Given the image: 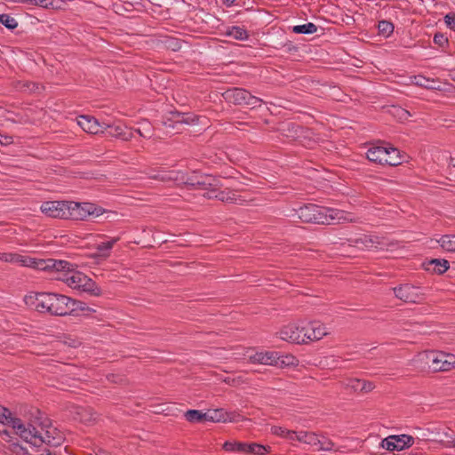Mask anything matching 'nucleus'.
Returning <instances> with one entry per match:
<instances>
[{"instance_id": "f257e3e1", "label": "nucleus", "mask_w": 455, "mask_h": 455, "mask_svg": "<svg viewBox=\"0 0 455 455\" xmlns=\"http://www.w3.org/2000/svg\"><path fill=\"white\" fill-rule=\"evenodd\" d=\"M0 425L3 427L0 428V434L9 436V432L5 427H12L20 438L34 445L44 443L52 446H58L63 440L61 434L56 428L49 426L43 429V432H39L32 425L26 426L20 419L12 417L11 411L1 405Z\"/></svg>"}, {"instance_id": "f03ea898", "label": "nucleus", "mask_w": 455, "mask_h": 455, "mask_svg": "<svg viewBox=\"0 0 455 455\" xmlns=\"http://www.w3.org/2000/svg\"><path fill=\"white\" fill-rule=\"evenodd\" d=\"M42 271H50L52 278L63 282L73 290L88 293L92 296H100V287L85 274L79 271L77 267L66 260L46 259Z\"/></svg>"}, {"instance_id": "7ed1b4c3", "label": "nucleus", "mask_w": 455, "mask_h": 455, "mask_svg": "<svg viewBox=\"0 0 455 455\" xmlns=\"http://www.w3.org/2000/svg\"><path fill=\"white\" fill-rule=\"evenodd\" d=\"M296 215L303 222L332 225L347 222H357L358 219L351 212L342 210L307 204L296 211Z\"/></svg>"}, {"instance_id": "20e7f679", "label": "nucleus", "mask_w": 455, "mask_h": 455, "mask_svg": "<svg viewBox=\"0 0 455 455\" xmlns=\"http://www.w3.org/2000/svg\"><path fill=\"white\" fill-rule=\"evenodd\" d=\"M26 303L32 305L39 312H47L52 315H70L68 303L70 297L56 292H40L26 299Z\"/></svg>"}, {"instance_id": "39448f33", "label": "nucleus", "mask_w": 455, "mask_h": 455, "mask_svg": "<svg viewBox=\"0 0 455 455\" xmlns=\"http://www.w3.org/2000/svg\"><path fill=\"white\" fill-rule=\"evenodd\" d=\"M246 359L254 364H264L283 368L297 364L296 358L291 355H282L275 351H252L247 352Z\"/></svg>"}, {"instance_id": "423d86ee", "label": "nucleus", "mask_w": 455, "mask_h": 455, "mask_svg": "<svg viewBox=\"0 0 455 455\" xmlns=\"http://www.w3.org/2000/svg\"><path fill=\"white\" fill-rule=\"evenodd\" d=\"M418 360L425 363L433 371H447L455 368V355L443 352H424Z\"/></svg>"}, {"instance_id": "0eeeda50", "label": "nucleus", "mask_w": 455, "mask_h": 455, "mask_svg": "<svg viewBox=\"0 0 455 455\" xmlns=\"http://www.w3.org/2000/svg\"><path fill=\"white\" fill-rule=\"evenodd\" d=\"M350 242L361 250L387 251L393 246V243L387 237L375 235H361Z\"/></svg>"}, {"instance_id": "6e6552de", "label": "nucleus", "mask_w": 455, "mask_h": 455, "mask_svg": "<svg viewBox=\"0 0 455 455\" xmlns=\"http://www.w3.org/2000/svg\"><path fill=\"white\" fill-rule=\"evenodd\" d=\"M68 210L70 212L69 219L84 220L88 217H99L105 211L101 207L92 203H75L68 202Z\"/></svg>"}, {"instance_id": "1a4fd4ad", "label": "nucleus", "mask_w": 455, "mask_h": 455, "mask_svg": "<svg viewBox=\"0 0 455 455\" xmlns=\"http://www.w3.org/2000/svg\"><path fill=\"white\" fill-rule=\"evenodd\" d=\"M224 98L236 105H246L256 108L261 105L262 100L251 95L248 91L242 88H232L227 90L223 94Z\"/></svg>"}, {"instance_id": "9d476101", "label": "nucleus", "mask_w": 455, "mask_h": 455, "mask_svg": "<svg viewBox=\"0 0 455 455\" xmlns=\"http://www.w3.org/2000/svg\"><path fill=\"white\" fill-rule=\"evenodd\" d=\"M0 260L13 264H19L22 267H28L37 270H43V268H45V266H44L45 259L25 257L16 253H0Z\"/></svg>"}, {"instance_id": "9b49d317", "label": "nucleus", "mask_w": 455, "mask_h": 455, "mask_svg": "<svg viewBox=\"0 0 455 455\" xmlns=\"http://www.w3.org/2000/svg\"><path fill=\"white\" fill-rule=\"evenodd\" d=\"M41 212L47 217L69 219L68 202L49 201L42 204Z\"/></svg>"}, {"instance_id": "f8f14e48", "label": "nucleus", "mask_w": 455, "mask_h": 455, "mask_svg": "<svg viewBox=\"0 0 455 455\" xmlns=\"http://www.w3.org/2000/svg\"><path fill=\"white\" fill-rule=\"evenodd\" d=\"M149 179L160 180L163 182L173 180L178 184H189L196 185L195 182L190 181L188 178H187L186 174L182 172L178 171H150L148 173Z\"/></svg>"}, {"instance_id": "ddd939ff", "label": "nucleus", "mask_w": 455, "mask_h": 455, "mask_svg": "<svg viewBox=\"0 0 455 455\" xmlns=\"http://www.w3.org/2000/svg\"><path fill=\"white\" fill-rule=\"evenodd\" d=\"M396 298L408 303H418L423 299V294L419 287L406 283L394 288Z\"/></svg>"}, {"instance_id": "4468645a", "label": "nucleus", "mask_w": 455, "mask_h": 455, "mask_svg": "<svg viewBox=\"0 0 455 455\" xmlns=\"http://www.w3.org/2000/svg\"><path fill=\"white\" fill-rule=\"evenodd\" d=\"M303 332L304 323L302 324L291 323L279 331V337L288 342L302 344L305 343V334Z\"/></svg>"}, {"instance_id": "2eb2a0df", "label": "nucleus", "mask_w": 455, "mask_h": 455, "mask_svg": "<svg viewBox=\"0 0 455 455\" xmlns=\"http://www.w3.org/2000/svg\"><path fill=\"white\" fill-rule=\"evenodd\" d=\"M413 443L414 438L409 435H389L382 440V447L387 451H402Z\"/></svg>"}, {"instance_id": "dca6fc26", "label": "nucleus", "mask_w": 455, "mask_h": 455, "mask_svg": "<svg viewBox=\"0 0 455 455\" xmlns=\"http://www.w3.org/2000/svg\"><path fill=\"white\" fill-rule=\"evenodd\" d=\"M305 343L321 339L328 334L326 326L317 321L304 323Z\"/></svg>"}, {"instance_id": "f3484780", "label": "nucleus", "mask_w": 455, "mask_h": 455, "mask_svg": "<svg viewBox=\"0 0 455 455\" xmlns=\"http://www.w3.org/2000/svg\"><path fill=\"white\" fill-rule=\"evenodd\" d=\"M77 124L85 132L91 134H98L106 130V123H100L96 118L90 116H80L77 117Z\"/></svg>"}, {"instance_id": "a211bd4d", "label": "nucleus", "mask_w": 455, "mask_h": 455, "mask_svg": "<svg viewBox=\"0 0 455 455\" xmlns=\"http://www.w3.org/2000/svg\"><path fill=\"white\" fill-rule=\"evenodd\" d=\"M204 196L209 198H217L218 200L226 203L242 204L243 202V199L240 197L239 195L230 190L219 191L216 189H212L209 192H207Z\"/></svg>"}, {"instance_id": "6ab92c4d", "label": "nucleus", "mask_w": 455, "mask_h": 455, "mask_svg": "<svg viewBox=\"0 0 455 455\" xmlns=\"http://www.w3.org/2000/svg\"><path fill=\"white\" fill-rule=\"evenodd\" d=\"M386 153L387 146H372L367 150L366 157L372 163L384 164L387 162Z\"/></svg>"}, {"instance_id": "aec40b11", "label": "nucleus", "mask_w": 455, "mask_h": 455, "mask_svg": "<svg viewBox=\"0 0 455 455\" xmlns=\"http://www.w3.org/2000/svg\"><path fill=\"white\" fill-rule=\"evenodd\" d=\"M106 129H109V134L123 140H130L132 138V132L123 125H111L106 123Z\"/></svg>"}, {"instance_id": "412c9836", "label": "nucleus", "mask_w": 455, "mask_h": 455, "mask_svg": "<svg viewBox=\"0 0 455 455\" xmlns=\"http://www.w3.org/2000/svg\"><path fill=\"white\" fill-rule=\"evenodd\" d=\"M404 158L405 156L401 155V152L397 148H393L391 146H387V153L385 157V159H387V162H385L384 164L396 166L401 164L403 162Z\"/></svg>"}, {"instance_id": "4be33fe9", "label": "nucleus", "mask_w": 455, "mask_h": 455, "mask_svg": "<svg viewBox=\"0 0 455 455\" xmlns=\"http://www.w3.org/2000/svg\"><path fill=\"white\" fill-rule=\"evenodd\" d=\"M271 451L270 446H265L257 443H245L243 454L265 455Z\"/></svg>"}, {"instance_id": "5701e85b", "label": "nucleus", "mask_w": 455, "mask_h": 455, "mask_svg": "<svg viewBox=\"0 0 455 455\" xmlns=\"http://www.w3.org/2000/svg\"><path fill=\"white\" fill-rule=\"evenodd\" d=\"M450 267V263L448 260L443 259H434L427 262V269L432 270L436 274H443Z\"/></svg>"}, {"instance_id": "b1692460", "label": "nucleus", "mask_w": 455, "mask_h": 455, "mask_svg": "<svg viewBox=\"0 0 455 455\" xmlns=\"http://www.w3.org/2000/svg\"><path fill=\"white\" fill-rule=\"evenodd\" d=\"M120 240L119 236L109 238L106 242L100 243L96 245V249L99 251V256L101 258H108L110 255V251L118 241Z\"/></svg>"}, {"instance_id": "393cba45", "label": "nucleus", "mask_w": 455, "mask_h": 455, "mask_svg": "<svg viewBox=\"0 0 455 455\" xmlns=\"http://www.w3.org/2000/svg\"><path fill=\"white\" fill-rule=\"evenodd\" d=\"M411 84L430 90H440L439 86H435V81L423 76H414L411 77Z\"/></svg>"}, {"instance_id": "a878e982", "label": "nucleus", "mask_w": 455, "mask_h": 455, "mask_svg": "<svg viewBox=\"0 0 455 455\" xmlns=\"http://www.w3.org/2000/svg\"><path fill=\"white\" fill-rule=\"evenodd\" d=\"M68 309L70 310V315H75L79 312L84 314L94 312V309L89 307L86 303L81 300L73 299L72 298H70V303H68Z\"/></svg>"}, {"instance_id": "bb28decb", "label": "nucleus", "mask_w": 455, "mask_h": 455, "mask_svg": "<svg viewBox=\"0 0 455 455\" xmlns=\"http://www.w3.org/2000/svg\"><path fill=\"white\" fill-rule=\"evenodd\" d=\"M436 241L443 251L455 252V234L442 235Z\"/></svg>"}, {"instance_id": "cd10ccee", "label": "nucleus", "mask_w": 455, "mask_h": 455, "mask_svg": "<svg viewBox=\"0 0 455 455\" xmlns=\"http://www.w3.org/2000/svg\"><path fill=\"white\" fill-rule=\"evenodd\" d=\"M315 444L314 447L316 448L317 451H336L337 449H335L334 443L326 436L323 435H316Z\"/></svg>"}, {"instance_id": "c85d7f7f", "label": "nucleus", "mask_w": 455, "mask_h": 455, "mask_svg": "<svg viewBox=\"0 0 455 455\" xmlns=\"http://www.w3.org/2000/svg\"><path fill=\"white\" fill-rule=\"evenodd\" d=\"M173 123L177 124H195L198 122V117L191 114H173Z\"/></svg>"}, {"instance_id": "c756f323", "label": "nucleus", "mask_w": 455, "mask_h": 455, "mask_svg": "<svg viewBox=\"0 0 455 455\" xmlns=\"http://www.w3.org/2000/svg\"><path fill=\"white\" fill-rule=\"evenodd\" d=\"M206 413V421L211 422H227L231 419L228 418V415L224 412L222 410H215L212 411L205 412Z\"/></svg>"}, {"instance_id": "7c9ffc66", "label": "nucleus", "mask_w": 455, "mask_h": 455, "mask_svg": "<svg viewBox=\"0 0 455 455\" xmlns=\"http://www.w3.org/2000/svg\"><path fill=\"white\" fill-rule=\"evenodd\" d=\"M294 34L312 35L317 31V27L312 22L296 25L291 28Z\"/></svg>"}, {"instance_id": "2f4dec72", "label": "nucleus", "mask_w": 455, "mask_h": 455, "mask_svg": "<svg viewBox=\"0 0 455 455\" xmlns=\"http://www.w3.org/2000/svg\"><path fill=\"white\" fill-rule=\"evenodd\" d=\"M185 418L188 421L192 423L206 421V413L197 410H188L185 413Z\"/></svg>"}, {"instance_id": "473e14b6", "label": "nucleus", "mask_w": 455, "mask_h": 455, "mask_svg": "<svg viewBox=\"0 0 455 455\" xmlns=\"http://www.w3.org/2000/svg\"><path fill=\"white\" fill-rule=\"evenodd\" d=\"M244 443L237 441H227L223 443L222 448L228 452H241L244 451Z\"/></svg>"}, {"instance_id": "72a5a7b5", "label": "nucleus", "mask_w": 455, "mask_h": 455, "mask_svg": "<svg viewBox=\"0 0 455 455\" xmlns=\"http://www.w3.org/2000/svg\"><path fill=\"white\" fill-rule=\"evenodd\" d=\"M227 35L236 40H244L248 37L247 31L240 27H232L228 28Z\"/></svg>"}, {"instance_id": "f704fd0d", "label": "nucleus", "mask_w": 455, "mask_h": 455, "mask_svg": "<svg viewBox=\"0 0 455 455\" xmlns=\"http://www.w3.org/2000/svg\"><path fill=\"white\" fill-rule=\"evenodd\" d=\"M316 434L313 432L299 431V442L311 446H315Z\"/></svg>"}, {"instance_id": "c9c22d12", "label": "nucleus", "mask_w": 455, "mask_h": 455, "mask_svg": "<svg viewBox=\"0 0 455 455\" xmlns=\"http://www.w3.org/2000/svg\"><path fill=\"white\" fill-rule=\"evenodd\" d=\"M0 23L9 29H14L18 26L17 20L10 14H0Z\"/></svg>"}, {"instance_id": "e433bc0d", "label": "nucleus", "mask_w": 455, "mask_h": 455, "mask_svg": "<svg viewBox=\"0 0 455 455\" xmlns=\"http://www.w3.org/2000/svg\"><path fill=\"white\" fill-rule=\"evenodd\" d=\"M378 28H379V34L387 37L393 33L394 25L389 21L381 20L379 22Z\"/></svg>"}, {"instance_id": "4c0bfd02", "label": "nucleus", "mask_w": 455, "mask_h": 455, "mask_svg": "<svg viewBox=\"0 0 455 455\" xmlns=\"http://www.w3.org/2000/svg\"><path fill=\"white\" fill-rule=\"evenodd\" d=\"M136 132L140 134V136L143 138H150L152 136V127L151 124L144 121L140 124V126L135 130Z\"/></svg>"}, {"instance_id": "58836bf2", "label": "nucleus", "mask_w": 455, "mask_h": 455, "mask_svg": "<svg viewBox=\"0 0 455 455\" xmlns=\"http://www.w3.org/2000/svg\"><path fill=\"white\" fill-rule=\"evenodd\" d=\"M440 442L445 447H454L455 448V435L450 432H443V438L440 439Z\"/></svg>"}, {"instance_id": "ea45409f", "label": "nucleus", "mask_w": 455, "mask_h": 455, "mask_svg": "<svg viewBox=\"0 0 455 455\" xmlns=\"http://www.w3.org/2000/svg\"><path fill=\"white\" fill-rule=\"evenodd\" d=\"M393 114L395 115L396 116H398V118L402 121L408 120L409 117L411 116V114L409 111H407L403 108H395Z\"/></svg>"}, {"instance_id": "a19ab883", "label": "nucleus", "mask_w": 455, "mask_h": 455, "mask_svg": "<svg viewBox=\"0 0 455 455\" xmlns=\"http://www.w3.org/2000/svg\"><path fill=\"white\" fill-rule=\"evenodd\" d=\"M271 434L284 438L286 434H288V429L280 426H273L270 428Z\"/></svg>"}, {"instance_id": "79ce46f5", "label": "nucleus", "mask_w": 455, "mask_h": 455, "mask_svg": "<svg viewBox=\"0 0 455 455\" xmlns=\"http://www.w3.org/2000/svg\"><path fill=\"white\" fill-rule=\"evenodd\" d=\"M346 385L354 391H361L362 380L359 379H350Z\"/></svg>"}, {"instance_id": "37998d69", "label": "nucleus", "mask_w": 455, "mask_h": 455, "mask_svg": "<svg viewBox=\"0 0 455 455\" xmlns=\"http://www.w3.org/2000/svg\"><path fill=\"white\" fill-rule=\"evenodd\" d=\"M444 21H445L446 26L449 28L455 30V14L454 13L446 14L444 17Z\"/></svg>"}, {"instance_id": "c03bdc74", "label": "nucleus", "mask_w": 455, "mask_h": 455, "mask_svg": "<svg viewBox=\"0 0 455 455\" xmlns=\"http://www.w3.org/2000/svg\"><path fill=\"white\" fill-rule=\"evenodd\" d=\"M434 43L440 46H443L445 44L448 43V40L443 35L435 34L434 36Z\"/></svg>"}, {"instance_id": "a18cd8bd", "label": "nucleus", "mask_w": 455, "mask_h": 455, "mask_svg": "<svg viewBox=\"0 0 455 455\" xmlns=\"http://www.w3.org/2000/svg\"><path fill=\"white\" fill-rule=\"evenodd\" d=\"M373 388H374V384L372 382L362 380V387H361L362 392H370Z\"/></svg>"}, {"instance_id": "49530a36", "label": "nucleus", "mask_w": 455, "mask_h": 455, "mask_svg": "<svg viewBox=\"0 0 455 455\" xmlns=\"http://www.w3.org/2000/svg\"><path fill=\"white\" fill-rule=\"evenodd\" d=\"M284 438L289 441H298L299 442V432L291 431V430L288 429V434H286Z\"/></svg>"}, {"instance_id": "de8ad7c7", "label": "nucleus", "mask_w": 455, "mask_h": 455, "mask_svg": "<svg viewBox=\"0 0 455 455\" xmlns=\"http://www.w3.org/2000/svg\"><path fill=\"white\" fill-rule=\"evenodd\" d=\"M12 143V137L0 133V145L7 146Z\"/></svg>"}, {"instance_id": "09e8293b", "label": "nucleus", "mask_w": 455, "mask_h": 455, "mask_svg": "<svg viewBox=\"0 0 455 455\" xmlns=\"http://www.w3.org/2000/svg\"><path fill=\"white\" fill-rule=\"evenodd\" d=\"M36 5L48 7L53 4V0H34Z\"/></svg>"}, {"instance_id": "8fccbe9b", "label": "nucleus", "mask_w": 455, "mask_h": 455, "mask_svg": "<svg viewBox=\"0 0 455 455\" xmlns=\"http://www.w3.org/2000/svg\"><path fill=\"white\" fill-rule=\"evenodd\" d=\"M24 86L27 87L25 89V91H28L30 92H39V90H40L39 85H37L36 84H25Z\"/></svg>"}, {"instance_id": "3c124183", "label": "nucleus", "mask_w": 455, "mask_h": 455, "mask_svg": "<svg viewBox=\"0 0 455 455\" xmlns=\"http://www.w3.org/2000/svg\"><path fill=\"white\" fill-rule=\"evenodd\" d=\"M19 2L24 3V4H35L34 0H19Z\"/></svg>"}, {"instance_id": "603ef678", "label": "nucleus", "mask_w": 455, "mask_h": 455, "mask_svg": "<svg viewBox=\"0 0 455 455\" xmlns=\"http://www.w3.org/2000/svg\"><path fill=\"white\" fill-rule=\"evenodd\" d=\"M196 184H197L198 186H202V187H204V186H205V185H206V180H198V181L196 182Z\"/></svg>"}, {"instance_id": "864d4df0", "label": "nucleus", "mask_w": 455, "mask_h": 455, "mask_svg": "<svg viewBox=\"0 0 455 455\" xmlns=\"http://www.w3.org/2000/svg\"><path fill=\"white\" fill-rule=\"evenodd\" d=\"M450 163L453 167H455V155L451 156Z\"/></svg>"}, {"instance_id": "5fc2aeb1", "label": "nucleus", "mask_w": 455, "mask_h": 455, "mask_svg": "<svg viewBox=\"0 0 455 455\" xmlns=\"http://www.w3.org/2000/svg\"><path fill=\"white\" fill-rule=\"evenodd\" d=\"M225 4H227L228 5H231L233 4V3L235 1V0H223Z\"/></svg>"}, {"instance_id": "6e6d98bb", "label": "nucleus", "mask_w": 455, "mask_h": 455, "mask_svg": "<svg viewBox=\"0 0 455 455\" xmlns=\"http://www.w3.org/2000/svg\"><path fill=\"white\" fill-rule=\"evenodd\" d=\"M165 125L169 126V127H172V128H175V125L172 124L171 123L168 124V123H164Z\"/></svg>"}]
</instances>
